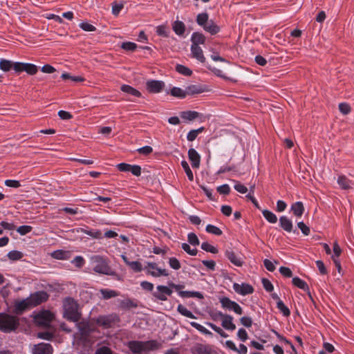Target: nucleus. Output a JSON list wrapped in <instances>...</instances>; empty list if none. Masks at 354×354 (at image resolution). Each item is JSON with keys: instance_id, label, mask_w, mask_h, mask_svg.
Here are the masks:
<instances>
[{"instance_id": "35", "label": "nucleus", "mask_w": 354, "mask_h": 354, "mask_svg": "<svg viewBox=\"0 0 354 354\" xmlns=\"http://www.w3.org/2000/svg\"><path fill=\"white\" fill-rule=\"evenodd\" d=\"M32 308V306H30V299L26 298V299H24L22 301H19L16 304V308L18 310H24L27 308Z\"/></svg>"}, {"instance_id": "11", "label": "nucleus", "mask_w": 354, "mask_h": 354, "mask_svg": "<svg viewBox=\"0 0 354 354\" xmlns=\"http://www.w3.org/2000/svg\"><path fill=\"white\" fill-rule=\"evenodd\" d=\"M157 290L153 292V297L160 301H166L167 296L172 294V290L165 286L159 285L156 287Z\"/></svg>"}, {"instance_id": "3", "label": "nucleus", "mask_w": 354, "mask_h": 354, "mask_svg": "<svg viewBox=\"0 0 354 354\" xmlns=\"http://www.w3.org/2000/svg\"><path fill=\"white\" fill-rule=\"evenodd\" d=\"M128 347L133 353H142L158 348V344L155 340L131 341L128 342Z\"/></svg>"}, {"instance_id": "51", "label": "nucleus", "mask_w": 354, "mask_h": 354, "mask_svg": "<svg viewBox=\"0 0 354 354\" xmlns=\"http://www.w3.org/2000/svg\"><path fill=\"white\" fill-rule=\"evenodd\" d=\"M339 110L342 114L347 115L351 112V106L348 104L342 102L339 104Z\"/></svg>"}, {"instance_id": "48", "label": "nucleus", "mask_w": 354, "mask_h": 354, "mask_svg": "<svg viewBox=\"0 0 354 354\" xmlns=\"http://www.w3.org/2000/svg\"><path fill=\"white\" fill-rule=\"evenodd\" d=\"M169 265L174 270H179L181 267L180 261L176 257L169 259Z\"/></svg>"}, {"instance_id": "36", "label": "nucleus", "mask_w": 354, "mask_h": 354, "mask_svg": "<svg viewBox=\"0 0 354 354\" xmlns=\"http://www.w3.org/2000/svg\"><path fill=\"white\" fill-rule=\"evenodd\" d=\"M209 21V16L208 14L206 12L200 13L196 17V22L197 24L201 26H203L207 24Z\"/></svg>"}, {"instance_id": "5", "label": "nucleus", "mask_w": 354, "mask_h": 354, "mask_svg": "<svg viewBox=\"0 0 354 354\" xmlns=\"http://www.w3.org/2000/svg\"><path fill=\"white\" fill-rule=\"evenodd\" d=\"M147 274L153 277H168L169 273L167 270L158 267L156 263L148 262L147 266L144 268Z\"/></svg>"}, {"instance_id": "32", "label": "nucleus", "mask_w": 354, "mask_h": 354, "mask_svg": "<svg viewBox=\"0 0 354 354\" xmlns=\"http://www.w3.org/2000/svg\"><path fill=\"white\" fill-rule=\"evenodd\" d=\"M177 310L179 313L185 317L196 319V317L194 315V314L182 304H179L178 306Z\"/></svg>"}, {"instance_id": "56", "label": "nucleus", "mask_w": 354, "mask_h": 354, "mask_svg": "<svg viewBox=\"0 0 354 354\" xmlns=\"http://www.w3.org/2000/svg\"><path fill=\"white\" fill-rule=\"evenodd\" d=\"M217 191L221 194L227 195L230 192V187L227 184L218 186Z\"/></svg>"}, {"instance_id": "49", "label": "nucleus", "mask_w": 354, "mask_h": 354, "mask_svg": "<svg viewBox=\"0 0 354 354\" xmlns=\"http://www.w3.org/2000/svg\"><path fill=\"white\" fill-rule=\"evenodd\" d=\"M32 230V227L30 225H21L17 228V232L24 236L30 232Z\"/></svg>"}, {"instance_id": "34", "label": "nucleus", "mask_w": 354, "mask_h": 354, "mask_svg": "<svg viewBox=\"0 0 354 354\" xmlns=\"http://www.w3.org/2000/svg\"><path fill=\"white\" fill-rule=\"evenodd\" d=\"M120 306L122 308H136L138 306V304L133 299H126L120 301Z\"/></svg>"}, {"instance_id": "1", "label": "nucleus", "mask_w": 354, "mask_h": 354, "mask_svg": "<svg viewBox=\"0 0 354 354\" xmlns=\"http://www.w3.org/2000/svg\"><path fill=\"white\" fill-rule=\"evenodd\" d=\"M90 264L93 270L96 273L106 275L115 274V272L109 267L107 259L101 255L91 256L90 257Z\"/></svg>"}, {"instance_id": "40", "label": "nucleus", "mask_w": 354, "mask_h": 354, "mask_svg": "<svg viewBox=\"0 0 354 354\" xmlns=\"http://www.w3.org/2000/svg\"><path fill=\"white\" fill-rule=\"evenodd\" d=\"M181 166L183 168L185 172L186 173L188 179L190 181H193L194 175H193V173H192L191 169L189 168L188 163L185 160H183L181 162Z\"/></svg>"}, {"instance_id": "58", "label": "nucleus", "mask_w": 354, "mask_h": 354, "mask_svg": "<svg viewBox=\"0 0 354 354\" xmlns=\"http://www.w3.org/2000/svg\"><path fill=\"white\" fill-rule=\"evenodd\" d=\"M234 188L236 191L241 194H245L248 192V188L243 184L236 182Z\"/></svg>"}, {"instance_id": "21", "label": "nucleus", "mask_w": 354, "mask_h": 354, "mask_svg": "<svg viewBox=\"0 0 354 354\" xmlns=\"http://www.w3.org/2000/svg\"><path fill=\"white\" fill-rule=\"evenodd\" d=\"M221 320V325L225 329L229 330H235L236 326L233 323V317L231 315L225 314Z\"/></svg>"}, {"instance_id": "57", "label": "nucleus", "mask_w": 354, "mask_h": 354, "mask_svg": "<svg viewBox=\"0 0 354 354\" xmlns=\"http://www.w3.org/2000/svg\"><path fill=\"white\" fill-rule=\"evenodd\" d=\"M80 27L84 31L93 32L95 30V27L87 22H82L80 24Z\"/></svg>"}, {"instance_id": "60", "label": "nucleus", "mask_w": 354, "mask_h": 354, "mask_svg": "<svg viewBox=\"0 0 354 354\" xmlns=\"http://www.w3.org/2000/svg\"><path fill=\"white\" fill-rule=\"evenodd\" d=\"M262 284L264 288V289L268 292H271L273 290V285L272 283L267 279H262Z\"/></svg>"}, {"instance_id": "2", "label": "nucleus", "mask_w": 354, "mask_h": 354, "mask_svg": "<svg viewBox=\"0 0 354 354\" xmlns=\"http://www.w3.org/2000/svg\"><path fill=\"white\" fill-rule=\"evenodd\" d=\"M64 317L69 321L78 322L80 314L78 312V305L72 298H66L63 302Z\"/></svg>"}, {"instance_id": "15", "label": "nucleus", "mask_w": 354, "mask_h": 354, "mask_svg": "<svg viewBox=\"0 0 354 354\" xmlns=\"http://www.w3.org/2000/svg\"><path fill=\"white\" fill-rule=\"evenodd\" d=\"M337 183L339 188L344 190L352 189L354 185V183L344 175H339L337 176Z\"/></svg>"}, {"instance_id": "31", "label": "nucleus", "mask_w": 354, "mask_h": 354, "mask_svg": "<svg viewBox=\"0 0 354 354\" xmlns=\"http://www.w3.org/2000/svg\"><path fill=\"white\" fill-rule=\"evenodd\" d=\"M262 214L264 216V218L270 223H275L277 221V216L272 212L271 211H269L268 209H263L262 211Z\"/></svg>"}, {"instance_id": "14", "label": "nucleus", "mask_w": 354, "mask_h": 354, "mask_svg": "<svg viewBox=\"0 0 354 354\" xmlns=\"http://www.w3.org/2000/svg\"><path fill=\"white\" fill-rule=\"evenodd\" d=\"M33 354H52L53 348L50 344L40 343L35 345L33 350Z\"/></svg>"}, {"instance_id": "62", "label": "nucleus", "mask_w": 354, "mask_h": 354, "mask_svg": "<svg viewBox=\"0 0 354 354\" xmlns=\"http://www.w3.org/2000/svg\"><path fill=\"white\" fill-rule=\"evenodd\" d=\"M241 323L245 327L250 328L252 325V320L250 317H242L240 319Z\"/></svg>"}, {"instance_id": "43", "label": "nucleus", "mask_w": 354, "mask_h": 354, "mask_svg": "<svg viewBox=\"0 0 354 354\" xmlns=\"http://www.w3.org/2000/svg\"><path fill=\"white\" fill-rule=\"evenodd\" d=\"M203 130H204V128L203 127H201V128H199L198 129H194V130L190 131L187 133V139L189 141H194L196 138V137L198 135V133H201Z\"/></svg>"}, {"instance_id": "17", "label": "nucleus", "mask_w": 354, "mask_h": 354, "mask_svg": "<svg viewBox=\"0 0 354 354\" xmlns=\"http://www.w3.org/2000/svg\"><path fill=\"white\" fill-rule=\"evenodd\" d=\"M225 256L234 265L239 267L243 265V261L240 256L235 253L232 250H226Z\"/></svg>"}, {"instance_id": "30", "label": "nucleus", "mask_w": 354, "mask_h": 354, "mask_svg": "<svg viewBox=\"0 0 354 354\" xmlns=\"http://www.w3.org/2000/svg\"><path fill=\"white\" fill-rule=\"evenodd\" d=\"M121 91L136 97L141 96V93L139 91L136 90V88H133L129 85L123 84L121 86Z\"/></svg>"}, {"instance_id": "7", "label": "nucleus", "mask_w": 354, "mask_h": 354, "mask_svg": "<svg viewBox=\"0 0 354 354\" xmlns=\"http://www.w3.org/2000/svg\"><path fill=\"white\" fill-rule=\"evenodd\" d=\"M54 319V315L49 310H43L35 316V322L38 325L48 326Z\"/></svg>"}, {"instance_id": "10", "label": "nucleus", "mask_w": 354, "mask_h": 354, "mask_svg": "<svg viewBox=\"0 0 354 354\" xmlns=\"http://www.w3.org/2000/svg\"><path fill=\"white\" fill-rule=\"evenodd\" d=\"M48 298V294L44 291L37 292L31 295L28 299H30V306L35 307L40 304L46 301Z\"/></svg>"}, {"instance_id": "61", "label": "nucleus", "mask_w": 354, "mask_h": 354, "mask_svg": "<svg viewBox=\"0 0 354 354\" xmlns=\"http://www.w3.org/2000/svg\"><path fill=\"white\" fill-rule=\"evenodd\" d=\"M279 272L283 276H284L286 277H291L292 275V272L291 270L287 267H283V266L279 268Z\"/></svg>"}, {"instance_id": "4", "label": "nucleus", "mask_w": 354, "mask_h": 354, "mask_svg": "<svg viewBox=\"0 0 354 354\" xmlns=\"http://www.w3.org/2000/svg\"><path fill=\"white\" fill-rule=\"evenodd\" d=\"M18 324L16 316L0 313V330L4 333L11 332L17 328Z\"/></svg>"}, {"instance_id": "63", "label": "nucleus", "mask_w": 354, "mask_h": 354, "mask_svg": "<svg viewBox=\"0 0 354 354\" xmlns=\"http://www.w3.org/2000/svg\"><path fill=\"white\" fill-rule=\"evenodd\" d=\"M129 172L136 176H140L141 175V167L139 165H131Z\"/></svg>"}, {"instance_id": "27", "label": "nucleus", "mask_w": 354, "mask_h": 354, "mask_svg": "<svg viewBox=\"0 0 354 354\" xmlns=\"http://www.w3.org/2000/svg\"><path fill=\"white\" fill-rule=\"evenodd\" d=\"M204 30L212 35H215L219 32V27L216 26L212 20H209L205 25L203 26Z\"/></svg>"}, {"instance_id": "29", "label": "nucleus", "mask_w": 354, "mask_h": 354, "mask_svg": "<svg viewBox=\"0 0 354 354\" xmlns=\"http://www.w3.org/2000/svg\"><path fill=\"white\" fill-rule=\"evenodd\" d=\"M199 115V113L194 111H183L180 113V117L185 120H193L197 118Z\"/></svg>"}, {"instance_id": "55", "label": "nucleus", "mask_w": 354, "mask_h": 354, "mask_svg": "<svg viewBox=\"0 0 354 354\" xmlns=\"http://www.w3.org/2000/svg\"><path fill=\"white\" fill-rule=\"evenodd\" d=\"M188 242L192 245H198L199 240L194 233H189L187 236Z\"/></svg>"}, {"instance_id": "54", "label": "nucleus", "mask_w": 354, "mask_h": 354, "mask_svg": "<svg viewBox=\"0 0 354 354\" xmlns=\"http://www.w3.org/2000/svg\"><path fill=\"white\" fill-rule=\"evenodd\" d=\"M212 73H214V75H216V76L218 77H220L223 79H225V80H230L229 77H227V76H225L223 71L220 69H218L215 67H212V66H208L207 67Z\"/></svg>"}, {"instance_id": "47", "label": "nucleus", "mask_w": 354, "mask_h": 354, "mask_svg": "<svg viewBox=\"0 0 354 354\" xmlns=\"http://www.w3.org/2000/svg\"><path fill=\"white\" fill-rule=\"evenodd\" d=\"M127 265L135 272H140L144 268H142V264L139 261H131L127 262Z\"/></svg>"}, {"instance_id": "53", "label": "nucleus", "mask_w": 354, "mask_h": 354, "mask_svg": "<svg viewBox=\"0 0 354 354\" xmlns=\"http://www.w3.org/2000/svg\"><path fill=\"white\" fill-rule=\"evenodd\" d=\"M121 47L125 50L133 51L136 48L137 45L133 42L127 41L122 43Z\"/></svg>"}, {"instance_id": "41", "label": "nucleus", "mask_w": 354, "mask_h": 354, "mask_svg": "<svg viewBox=\"0 0 354 354\" xmlns=\"http://www.w3.org/2000/svg\"><path fill=\"white\" fill-rule=\"evenodd\" d=\"M24 257L21 252L17 250H12L8 253V257L10 260L17 261L21 259Z\"/></svg>"}, {"instance_id": "22", "label": "nucleus", "mask_w": 354, "mask_h": 354, "mask_svg": "<svg viewBox=\"0 0 354 354\" xmlns=\"http://www.w3.org/2000/svg\"><path fill=\"white\" fill-rule=\"evenodd\" d=\"M279 225L281 228L288 232H290L292 230V222L286 216H282L279 218Z\"/></svg>"}, {"instance_id": "16", "label": "nucleus", "mask_w": 354, "mask_h": 354, "mask_svg": "<svg viewBox=\"0 0 354 354\" xmlns=\"http://www.w3.org/2000/svg\"><path fill=\"white\" fill-rule=\"evenodd\" d=\"M188 158L193 168H198L201 163V156L193 148L188 150Z\"/></svg>"}, {"instance_id": "46", "label": "nucleus", "mask_w": 354, "mask_h": 354, "mask_svg": "<svg viewBox=\"0 0 354 354\" xmlns=\"http://www.w3.org/2000/svg\"><path fill=\"white\" fill-rule=\"evenodd\" d=\"M206 231L208 233L218 235V236L222 234V231L218 227L213 225H210V224H209L206 226Z\"/></svg>"}, {"instance_id": "38", "label": "nucleus", "mask_w": 354, "mask_h": 354, "mask_svg": "<svg viewBox=\"0 0 354 354\" xmlns=\"http://www.w3.org/2000/svg\"><path fill=\"white\" fill-rule=\"evenodd\" d=\"M171 95L174 97L184 98L187 96L186 91L178 87H174L171 89Z\"/></svg>"}, {"instance_id": "13", "label": "nucleus", "mask_w": 354, "mask_h": 354, "mask_svg": "<svg viewBox=\"0 0 354 354\" xmlns=\"http://www.w3.org/2000/svg\"><path fill=\"white\" fill-rule=\"evenodd\" d=\"M164 86V82L158 80H149L146 83L147 89L150 93H160L162 90Z\"/></svg>"}, {"instance_id": "52", "label": "nucleus", "mask_w": 354, "mask_h": 354, "mask_svg": "<svg viewBox=\"0 0 354 354\" xmlns=\"http://www.w3.org/2000/svg\"><path fill=\"white\" fill-rule=\"evenodd\" d=\"M182 248L184 251H185L187 254L192 256H195L197 254L198 250L196 248L192 249L189 244L183 243Z\"/></svg>"}, {"instance_id": "18", "label": "nucleus", "mask_w": 354, "mask_h": 354, "mask_svg": "<svg viewBox=\"0 0 354 354\" xmlns=\"http://www.w3.org/2000/svg\"><path fill=\"white\" fill-rule=\"evenodd\" d=\"M191 55L192 57L196 59L200 62L203 63L205 61L203 51L198 46L191 45Z\"/></svg>"}, {"instance_id": "12", "label": "nucleus", "mask_w": 354, "mask_h": 354, "mask_svg": "<svg viewBox=\"0 0 354 354\" xmlns=\"http://www.w3.org/2000/svg\"><path fill=\"white\" fill-rule=\"evenodd\" d=\"M233 289L236 293L243 296L252 294L254 292L253 287L248 283H234Z\"/></svg>"}, {"instance_id": "42", "label": "nucleus", "mask_w": 354, "mask_h": 354, "mask_svg": "<svg viewBox=\"0 0 354 354\" xmlns=\"http://www.w3.org/2000/svg\"><path fill=\"white\" fill-rule=\"evenodd\" d=\"M185 91L187 95H194L203 92V90L196 85H190L186 88Z\"/></svg>"}, {"instance_id": "20", "label": "nucleus", "mask_w": 354, "mask_h": 354, "mask_svg": "<svg viewBox=\"0 0 354 354\" xmlns=\"http://www.w3.org/2000/svg\"><path fill=\"white\" fill-rule=\"evenodd\" d=\"M77 232H82L85 234L90 236L91 237L96 239H101L102 238V233L99 230H91L88 227L86 228H79L77 230Z\"/></svg>"}, {"instance_id": "25", "label": "nucleus", "mask_w": 354, "mask_h": 354, "mask_svg": "<svg viewBox=\"0 0 354 354\" xmlns=\"http://www.w3.org/2000/svg\"><path fill=\"white\" fill-rule=\"evenodd\" d=\"M291 210L296 216L301 217L304 212L303 203L300 201L293 203L291 206Z\"/></svg>"}, {"instance_id": "24", "label": "nucleus", "mask_w": 354, "mask_h": 354, "mask_svg": "<svg viewBox=\"0 0 354 354\" xmlns=\"http://www.w3.org/2000/svg\"><path fill=\"white\" fill-rule=\"evenodd\" d=\"M194 354H211L212 349L209 346L204 344H197L193 348Z\"/></svg>"}, {"instance_id": "6", "label": "nucleus", "mask_w": 354, "mask_h": 354, "mask_svg": "<svg viewBox=\"0 0 354 354\" xmlns=\"http://www.w3.org/2000/svg\"><path fill=\"white\" fill-rule=\"evenodd\" d=\"M219 302L221 303L223 308L228 310H232L237 315L243 314L242 308L236 302L232 301L228 297H220Z\"/></svg>"}, {"instance_id": "8", "label": "nucleus", "mask_w": 354, "mask_h": 354, "mask_svg": "<svg viewBox=\"0 0 354 354\" xmlns=\"http://www.w3.org/2000/svg\"><path fill=\"white\" fill-rule=\"evenodd\" d=\"M25 71L28 75H35L38 71V67L30 63L19 62L15 66V73H19Z\"/></svg>"}, {"instance_id": "26", "label": "nucleus", "mask_w": 354, "mask_h": 354, "mask_svg": "<svg viewBox=\"0 0 354 354\" xmlns=\"http://www.w3.org/2000/svg\"><path fill=\"white\" fill-rule=\"evenodd\" d=\"M100 292L101 293L104 299H109L113 297H115L120 295L118 291L107 288L100 289Z\"/></svg>"}, {"instance_id": "9", "label": "nucleus", "mask_w": 354, "mask_h": 354, "mask_svg": "<svg viewBox=\"0 0 354 354\" xmlns=\"http://www.w3.org/2000/svg\"><path fill=\"white\" fill-rule=\"evenodd\" d=\"M119 320L116 315H102L97 317L96 322L99 326L104 328H110L113 324Z\"/></svg>"}, {"instance_id": "33", "label": "nucleus", "mask_w": 354, "mask_h": 354, "mask_svg": "<svg viewBox=\"0 0 354 354\" xmlns=\"http://www.w3.org/2000/svg\"><path fill=\"white\" fill-rule=\"evenodd\" d=\"M292 281L294 286L301 290H307L308 289V284L304 280L297 277H293Z\"/></svg>"}, {"instance_id": "50", "label": "nucleus", "mask_w": 354, "mask_h": 354, "mask_svg": "<svg viewBox=\"0 0 354 354\" xmlns=\"http://www.w3.org/2000/svg\"><path fill=\"white\" fill-rule=\"evenodd\" d=\"M67 255V252L63 250H56L52 253V257L57 259H65Z\"/></svg>"}, {"instance_id": "45", "label": "nucleus", "mask_w": 354, "mask_h": 354, "mask_svg": "<svg viewBox=\"0 0 354 354\" xmlns=\"http://www.w3.org/2000/svg\"><path fill=\"white\" fill-rule=\"evenodd\" d=\"M201 248L208 252H211L212 254H216L218 252V250L211 244L207 242H203L201 244Z\"/></svg>"}, {"instance_id": "37", "label": "nucleus", "mask_w": 354, "mask_h": 354, "mask_svg": "<svg viewBox=\"0 0 354 354\" xmlns=\"http://www.w3.org/2000/svg\"><path fill=\"white\" fill-rule=\"evenodd\" d=\"M176 70L180 74L185 76H190L192 74V70L184 65L177 64L176 66Z\"/></svg>"}, {"instance_id": "23", "label": "nucleus", "mask_w": 354, "mask_h": 354, "mask_svg": "<svg viewBox=\"0 0 354 354\" xmlns=\"http://www.w3.org/2000/svg\"><path fill=\"white\" fill-rule=\"evenodd\" d=\"M191 41L192 45L199 46L200 44H205V37L202 33L194 32L192 35Z\"/></svg>"}, {"instance_id": "39", "label": "nucleus", "mask_w": 354, "mask_h": 354, "mask_svg": "<svg viewBox=\"0 0 354 354\" xmlns=\"http://www.w3.org/2000/svg\"><path fill=\"white\" fill-rule=\"evenodd\" d=\"M190 324L192 327L195 328L196 330H198L203 334L208 335H212V333L209 330H207L206 328H205L203 326L201 325L198 323H196L195 322H190Z\"/></svg>"}, {"instance_id": "64", "label": "nucleus", "mask_w": 354, "mask_h": 354, "mask_svg": "<svg viewBox=\"0 0 354 354\" xmlns=\"http://www.w3.org/2000/svg\"><path fill=\"white\" fill-rule=\"evenodd\" d=\"M95 354H112V352L107 346H102L96 350Z\"/></svg>"}, {"instance_id": "44", "label": "nucleus", "mask_w": 354, "mask_h": 354, "mask_svg": "<svg viewBox=\"0 0 354 354\" xmlns=\"http://www.w3.org/2000/svg\"><path fill=\"white\" fill-rule=\"evenodd\" d=\"M277 306L278 309L283 313L284 316H289L290 314V312L289 309L286 306V305L283 304V302L279 299V301H277Z\"/></svg>"}, {"instance_id": "28", "label": "nucleus", "mask_w": 354, "mask_h": 354, "mask_svg": "<svg viewBox=\"0 0 354 354\" xmlns=\"http://www.w3.org/2000/svg\"><path fill=\"white\" fill-rule=\"evenodd\" d=\"M173 30L178 35H183L185 31V26L183 21H176L172 25Z\"/></svg>"}, {"instance_id": "59", "label": "nucleus", "mask_w": 354, "mask_h": 354, "mask_svg": "<svg viewBox=\"0 0 354 354\" xmlns=\"http://www.w3.org/2000/svg\"><path fill=\"white\" fill-rule=\"evenodd\" d=\"M297 226L305 236H308L310 234V228L304 222H299Z\"/></svg>"}, {"instance_id": "19", "label": "nucleus", "mask_w": 354, "mask_h": 354, "mask_svg": "<svg viewBox=\"0 0 354 354\" xmlns=\"http://www.w3.org/2000/svg\"><path fill=\"white\" fill-rule=\"evenodd\" d=\"M19 62H12L3 58L0 59V69L3 72H8L11 69H13L15 71V66Z\"/></svg>"}]
</instances>
